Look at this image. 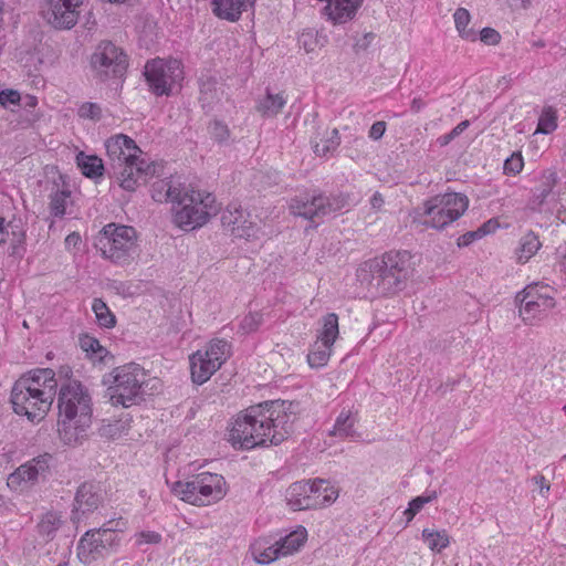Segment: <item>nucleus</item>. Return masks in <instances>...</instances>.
<instances>
[{"instance_id":"obj_9","label":"nucleus","mask_w":566,"mask_h":566,"mask_svg":"<svg viewBox=\"0 0 566 566\" xmlns=\"http://www.w3.org/2000/svg\"><path fill=\"white\" fill-rule=\"evenodd\" d=\"M96 248L105 259L128 264L138 255L137 232L129 226L109 223L103 228Z\"/></svg>"},{"instance_id":"obj_6","label":"nucleus","mask_w":566,"mask_h":566,"mask_svg":"<svg viewBox=\"0 0 566 566\" xmlns=\"http://www.w3.org/2000/svg\"><path fill=\"white\" fill-rule=\"evenodd\" d=\"M468 207L469 199L463 193H440L429 198L417 209V218L427 228L442 230L457 221Z\"/></svg>"},{"instance_id":"obj_1","label":"nucleus","mask_w":566,"mask_h":566,"mask_svg":"<svg viewBox=\"0 0 566 566\" xmlns=\"http://www.w3.org/2000/svg\"><path fill=\"white\" fill-rule=\"evenodd\" d=\"M291 407V402L270 400L247 408L232 422L228 441L241 450L279 446L293 431L295 416Z\"/></svg>"},{"instance_id":"obj_24","label":"nucleus","mask_w":566,"mask_h":566,"mask_svg":"<svg viewBox=\"0 0 566 566\" xmlns=\"http://www.w3.org/2000/svg\"><path fill=\"white\" fill-rule=\"evenodd\" d=\"M357 422V412H354L350 409H343L336 417L333 427L327 431V437L340 441H357L361 437L356 429Z\"/></svg>"},{"instance_id":"obj_49","label":"nucleus","mask_w":566,"mask_h":566,"mask_svg":"<svg viewBox=\"0 0 566 566\" xmlns=\"http://www.w3.org/2000/svg\"><path fill=\"white\" fill-rule=\"evenodd\" d=\"M136 544L142 546L144 544H158L161 541V535L154 531H143L136 535Z\"/></svg>"},{"instance_id":"obj_29","label":"nucleus","mask_w":566,"mask_h":566,"mask_svg":"<svg viewBox=\"0 0 566 566\" xmlns=\"http://www.w3.org/2000/svg\"><path fill=\"white\" fill-rule=\"evenodd\" d=\"M287 99L283 93L273 94L266 92L265 96L256 103V111L262 117H275L286 105Z\"/></svg>"},{"instance_id":"obj_51","label":"nucleus","mask_w":566,"mask_h":566,"mask_svg":"<svg viewBox=\"0 0 566 566\" xmlns=\"http://www.w3.org/2000/svg\"><path fill=\"white\" fill-rule=\"evenodd\" d=\"M480 40L486 45H495L501 41V35L495 29L483 28L480 32Z\"/></svg>"},{"instance_id":"obj_27","label":"nucleus","mask_w":566,"mask_h":566,"mask_svg":"<svg viewBox=\"0 0 566 566\" xmlns=\"http://www.w3.org/2000/svg\"><path fill=\"white\" fill-rule=\"evenodd\" d=\"M71 195V190L65 185H63L62 188H60L59 185H55L52 188L49 195V209L51 216L62 219L66 214L72 213L71 207L73 205V201Z\"/></svg>"},{"instance_id":"obj_34","label":"nucleus","mask_w":566,"mask_h":566,"mask_svg":"<svg viewBox=\"0 0 566 566\" xmlns=\"http://www.w3.org/2000/svg\"><path fill=\"white\" fill-rule=\"evenodd\" d=\"M63 524L62 515L57 512H48L45 513L40 522L38 523V532L39 534L46 541H51L54 538L57 530Z\"/></svg>"},{"instance_id":"obj_31","label":"nucleus","mask_w":566,"mask_h":566,"mask_svg":"<svg viewBox=\"0 0 566 566\" xmlns=\"http://www.w3.org/2000/svg\"><path fill=\"white\" fill-rule=\"evenodd\" d=\"M251 552L254 560L262 565L270 564L282 557L280 549H277V543L270 544L265 539L255 541L251 545Z\"/></svg>"},{"instance_id":"obj_5","label":"nucleus","mask_w":566,"mask_h":566,"mask_svg":"<svg viewBox=\"0 0 566 566\" xmlns=\"http://www.w3.org/2000/svg\"><path fill=\"white\" fill-rule=\"evenodd\" d=\"M172 211L175 224L189 231L205 226L219 212V206L212 193L184 186L182 195L172 206Z\"/></svg>"},{"instance_id":"obj_54","label":"nucleus","mask_w":566,"mask_h":566,"mask_svg":"<svg viewBox=\"0 0 566 566\" xmlns=\"http://www.w3.org/2000/svg\"><path fill=\"white\" fill-rule=\"evenodd\" d=\"M260 319L258 315H249L243 318L242 328L245 329L247 332H252L258 327Z\"/></svg>"},{"instance_id":"obj_4","label":"nucleus","mask_w":566,"mask_h":566,"mask_svg":"<svg viewBox=\"0 0 566 566\" xmlns=\"http://www.w3.org/2000/svg\"><path fill=\"white\" fill-rule=\"evenodd\" d=\"M412 256L408 251H389L380 259L364 262L357 270L361 284L378 294H392L405 289L412 275Z\"/></svg>"},{"instance_id":"obj_47","label":"nucleus","mask_w":566,"mask_h":566,"mask_svg":"<svg viewBox=\"0 0 566 566\" xmlns=\"http://www.w3.org/2000/svg\"><path fill=\"white\" fill-rule=\"evenodd\" d=\"M438 499V492L434 490H427L422 495L416 496L409 502V506L418 514L422 507Z\"/></svg>"},{"instance_id":"obj_41","label":"nucleus","mask_w":566,"mask_h":566,"mask_svg":"<svg viewBox=\"0 0 566 566\" xmlns=\"http://www.w3.org/2000/svg\"><path fill=\"white\" fill-rule=\"evenodd\" d=\"M92 310L95 313L99 326L112 328L116 324L115 315L111 312L106 303L101 298H94Z\"/></svg>"},{"instance_id":"obj_50","label":"nucleus","mask_w":566,"mask_h":566,"mask_svg":"<svg viewBox=\"0 0 566 566\" xmlns=\"http://www.w3.org/2000/svg\"><path fill=\"white\" fill-rule=\"evenodd\" d=\"M21 96L18 91L3 90L0 92V105L7 107L9 105H19Z\"/></svg>"},{"instance_id":"obj_58","label":"nucleus","mask_w":566,"mask_h":566,"mask_svg":"<svg viewBox=\"0 0 566 566\" xmlns=\"http://www.w3.org/2000/svg\"><path fill=\"white\" fill-rule=\"evenodd\" d=\"M81 235L77 232H72L65 238V247L67 249L70 248H76L81 243Z\"/></svg>"},{"instance_id":"obj_8","label":"nucleus","mask_w":566,"mask_h":566,"mask_svg":"<svg viewBox=\"0 0 566 566\" xmlns=\"http://www.w3.org/2000/svg\"><path fill=\"white\" fill-rule=\"evenodd\" d=\"M172 492L191 505L207 506L226 496V480L217 473L201 472L187 481L176 482Z\"/></svg>"},{"instance_id":"obj_7","label":"nucleus","mask_w":566,"mask_h":566,"mask_svg":"<svg viewBox=\"0 0 566 566\" xmlns=\"http://www.w3.org/2000/svg\"><path fill=\"white\" fill-rule=\"evenodd\" d=\"M146 378L145 369L134 363L115 368L104 378V384H109L106 396L111 403L124 408L136 405L142 399Z\"/></svg>"},{"instance_id":"obj_12","label":"nucleus","mask_w":566,"mask_h":566,"mask_svg":"<svg viewBox=\"0 0 566 566\" xmlns=\"http://www.w3.org/2000/svg\"><path fill=\"white\" fill-rule=\"evenodd\" d=\"M231 355V345L224 339H212L205 349L189 357L191 379L202 385L227 361Z\"/></svg>"},{"instance_id":"obj_30","label":"nucleus","mask_w":566,"mask_h":566,"mask_svg":"<svg viewBox=\"0 0 566 566\" xmlns=\"http://www.w3.org/2000/svg\"><path fill=\"white\" fill-rule=\"evenodd\" d=\"M76 165L81 172L91 179L101 178L105 171L103 160L99 157L86 155L84 151L76 155Z\"/></svg>"},{"instance_id":"obj_44","label":"nucleus","mask_w":566,"mask_h":566,"mask_svg":"<svg viewBox=\"0 0 566 566\" xmlns=\"http://www.w3.org/2000/svg\"><path fill=\"white\" fill-rule=\"evenodd\" d=\"M77 115L81 118L97 122L102 118V107L97 103L85 102L78 106Z\"/></svg>"},{"instance_id":"obj_21","label":"nucleus","mask_w":566,"mask_h":566,"mask_svg":"<svg viewBox=\"0 0 566 566\" xmlns=\"http://www.w3.org/2000/svg\"><path fill=\"white\" fill-rule=\"evenodd\" d=\"M107 157L111 160V169H115L118 164H124L135 157L143 155L142 149L135 140L124 134L112 136L105 142Z\"/></svg>"},{"instance_id":"obj_52","label":"nucleus","mask_w":566,"mask_h":566,"mask_svg":"<svg viewBox=\"0 0 566 566\" xmlns=\"http://www.w3.org/2000/svg\"><path fill=\"white\" fill-rule=\"evenodd\" d=\"M481 238H483V231H478V229H476L475 231H469V232L462 234L461 237H459L457 243H458L459 248H464Z\"/></svg>"},{"instance_id":"obj_63","label":"nucleus","mask_w":566,"mask_h":566,"mask_svg":"<svg viewBox=\"0 0 566 566\" xmlns=\"http://www.w3.org/2000/svg\"><path fill=\"white\" fill-rule=\"evenodd\" d=\"M454 139L453 135H451V132L446 134V135H442L438 138V143L441 145V146H446L448 145L450 142H452Z\"/></svg>"},{"instance_id":"obj_23","label":"nucleus","mask_w":566,"mask_h":566,"mask_svg":"<svg viewBox=\"0 0 566 566\" xmlns=\"http://www.w3.org/2000/svg\"><path fill=\"white\" fill-rule=\"evenodd\" d=\"M322 15L333 24H345L353 20L363 0H325Z\"/></svg>"},{"instance_id":"obj_20","label":"nucleus","mask_w":566,"mask_h":566,"mask_svg":"<svg viewBox=\"0 0 566 566\" xmlns=\"http://www.w3.org/2000/svg\"><path fill=\"white\" fill-rule=\"evenodd\" d=\"M104 500V490L98 483L84 482L75 493L71 518L78 523L83 516L93 513Z\"/></svg>"},{"instance_id":"obj_17","label":"nucleus","mask_w":566,"mask_h":566,"mask_svg":"<svg viewBox=\"0 0 566 566\" xmlns=\"http://www.w3.org/2000/svg\"><path fill=\"white\" fill-rule=\"evenodd\" d=\"M53 462L54 458L50 453H43L33 458L9 475L8 485L12 489H22L36 483L40 479H45L50 473Z\"/></svg>"},{"instance_id":"obj_43","label":"nucleus","mask_w":566,"mask_h":566,"mask_svg":"<svg viewBox=\"0 0 566 566\" xmlns=\"http://www.w3.org/2000/svg\"><path fill=\"white\" fill-rule=\"evenodd\" d=\"M80 346L84 352L95 355L98 359H103L104 355L107 353L99 342L90 335L80 337Z\"/></svg>"},{"instance_id":"obj_35","label":"nucleus","mask_w":566,"mask_h":566,"mask_svg":"<svg viewBox=\"0 0 566 566\" xmlns=\"http://www.w3.org/2000/svg\"><path fill=\"white\" fill-rule=\"evenodd\" d=\"M312 145L314 153L318 156H326L334 151L340 144V137L337 128L326 132V137L312 138Z\"/></svg>"},{"instance_id":"obj_2","label":"nucleus","mask_w":566,"mask_h":566,"mask_svg":"<svg viewBox=\"0 0 566 566\" xmlns=\"http://www.w3.org/2000/svg\"><path fill=\"white\" fill-rule=\"evenodd\" d=\"M57 386L51 368H35L23 374L11 389L13 411L32 422L42 420L53 403Z\"/></svg>"},{"instance_id":"obj_13","label":"nucleus","mask_w":566,"mask_h":566,"mask_svg":"<svg viewBox=\"0 0 566 566\" xmlns=\"http://www.w3.org/2000/svg\"><path fill=\"white\" fill-rule=\"evenodd\" d=\"M119 545L118 534L106 525L87 531L78 541L77 557L81 563L91 565L115 553Z\"/></svg>"},{"instance_id":"obj_28","label":"nucleus","mask_w":566,"mask_h":566,"mask_svg":"<svg viewBox=\"0 0 566 566\" xmlns=\"http://www.w3.org/2000/svg\"><path fill=\"white\" fill-rule=\"evenodd\" d=\"M310 484L312 486L311 497L317 502L315 509L329 505L338 497V490L328 481L316 479L310 481Z\"/></svg>"},{"instance_id":"obj_61","label":"nucleus","mask_w":566,"mask_h":566,"mask_svg":"<svg viewBox=\"0 0 566 566\" xmlns=\"http://www.w3.org/2000/svg\"><path fill=\"white\" fill-rule=\"evenodd\" d=\"M470 126V122L468 119L462 120L452 130L451 135H453L454 138L460 136L468 127Z\"/></svg>"},{"instance_id":"obj_32","label":"nucleus","mask_w":566,"mask_h":566,"mask_svg":"<svg viewBox=\"0 0 566 566\" xmlns=\"http://www.w3.org/2000/svg\"><path fill=\"white\" fill-rule=\"evenodd\" d=\"M184 186H174L170 180H160L153 186V199L155 201H169L176 206L179 197L182 195Z\"/></svg>"},{"instance_id":"obj_10","label":"nucleus","mask_w":566,"mask_h":566,"mask_svg":"<svg viewBox=\"0 0 566 566\" xmlns=\"http://www.w3.org/2000/svg\"><path fill=\"white\" fill-rule=\"evenodd\" d=\"M348 206V197L342 192L324 195L314 191L293 198L290 202V210L294 216L316 222L325 217L336 214Z\"/></svg>"},{"instance_id":"obj_59","label":"nucleus","mask_w":566,"mask_h":566,"mask_svg":"<svg viewBox=\"0 0 566 566\" xmlns=\"http://www.w3.org/2000/svg\"><path fill=\"white\" fill-rule=\"evenodd\" d=\"M375 39V34L374 33H367L364 35V38L361 40H359L357 43H356V48L358 49H361V50H366L370 43L374 41Z\"/></svg>"},{"instance_id":"obj_48","label":"nucleus","mask_w":566,"mask_h":566,"mask_svg":"<svg viewBox=\"0 0 566 566\" xmlns=\"http://www.w3.org/2000/svg\"><path fill=\"white\" fill-rule=\"evenodd\" d=\"M9 228H11V231H10V237H9L8 241L12 245V254H15L18 248L20 245H22L23 242H24L25 233L21 229V227L18 223H15V222H12V221L9 222Z\"/></svg>"},{"instance_id":"obj_11","label":"nucleus","mask_w":566,"mask_h":566,"mask_svg":"<svg viewBox=\"0 0 566 566\" xmlns=\"http://www.w3.org/2000/svg\"><path fill=\"white\" fill-rule=\"evenodd\" d=\"M90 69L95 81L105 83L120 80L128 69V56L125 51L112 41H101L90 57Z\"/></svg>"},{"instance_id":"obj_15","label":"nucleus","mask_w":566,"mask_h":566,"mask_svg":"<svg viewBox=\"0 0 566 566\" xmlns=\"http://www.w3.org/2000/svg\"><path fill=\"white\" fill-rule=\"evenodd\" d=\"M516 302L520 303V316L527 324L539 319L555 306V300L548 293V289L539 287L538 284L526 286L516 295Z\"/></svg>"},{"instance_id":"obj_62","label":"nucleus","mask_w":566,"mask_h":566,"mask_svg":"<svg viewBox=\"0 0 566 566\" xmlns=\"http://www.w3.org/2000/svg\"><path fill=\"white\" fill-rule=\"evenodd\" d=\"M512 8H527L531 0H507Z\"/></svg>"},{"instance_id":"obj_53","label":"nucleus","mask_w":566,"mask_h":566,"mask_svg":"<svg viewBox=\"0 0 566 566\" xmlns=\"http://www.w3.org/2000/svg\"><path fill=\"white\" fill-rule=\"evenodd\" d=\"M386 129H387L386 122H384V120L375 122L368 132V137L373 140H378L384 136Z\"/></svg>"},{"instance_id":"obj_18","label":"nucleus","mask_w":566,"mask_h":566,"mask_svg":"<svg viewBox=\"0 0 566 566\" xmlns=\"http://www.w3.org/2000/svg\"><path fill=\"white\" fill-rule=\"evenodd\" d=\"M80 0H48L44 18L59 30L72 29L78 20Z\"/></svg>"},{"instance_id":"obj_36","label":"nucleus","mask_w":566,"mask_h":566,"mask_svg":"<svg viewBox=\"0 0 566 566\" xmlns=\"http://www.w3.org/2000/svg\"><path fill=\"white\" fill-rule=\"evenodd\" d=\"M323 325L318 334L317 340L323 344L331 345L335 343L338 336V316L335 313H329L322 318Z\"/></svg>"},{"instance_id":"obj_57","label":"nucleus","mask_w":566,"mask_h":566,"mask_svg":"<svg viewBox=\"0 0 566 566\" xmlns=\"http://www.w3.org/2000/svg\"><path fill=\"white\" fill-rule=\"evenodd\" d=\"M384 203H385V200H384L381 193H379V192H375L373 195V197L370 198L371 209L374 211H376V212L380 211V209L382 208Z\"/></svg>"},{"instance_id":"obj_56","label":"nucleus","mask_w":566,"mask_h":566,"mask_svg":"<svg viewBox=\"0 0 566 566\" xmlns=\"http://www.w3.org/2000/svg\"><path fill=\"white\" fill-rule=\"evenodd\" d=\"M533 480L535 484L538 486L539 493L542 495H545L549 491V483L547 482L544 475H536L534 476Z\"/></svg>"},{"instance_id":"obj_55","label":"nucleus","mask_w":566,"mask_h":566,"mask_svg":"<svg viewBox=\"0 0 566 566\" xmlns=\"http://www.w3.org/2000/svg\"><path fill=\"white\" fill-rule=\"evenodd\" d=\"M11 228H9V222H6V219L0 217V245L8 242L10 237Z\"/></svg>"},{"instance_id":"obj_42","label":"nucleus","mask_w":566,"mask_h":566,"mask_svg":"<svg viewBox=\"0 0 566 566\" xmlns=\"http://www.w3.org/2000/svg\"><path fill=\"white\" fill-rule=\"evenodd\" d=\"M557 128V113L552 106L543 108L535 134H551Z\"/></svg>"},{"instance_id":"obj_25","label":"nucleus","mask_w":566,"mask_h":566,"mask_svg":"<svg viewBox=\"0 0 566 566\" xmlns=\"http://www.w3.org/2000/svg\"><path fill=\"white\" fill-rule=\"evenodd\" d=\"M212 13L229 22L240 20L243 12L253 8L256 0H209Z\"/></svg>"},{"instance_id":"obj_64","label":"nucleus","mask_w":566,"mask_h":566,"mask_svg":"<svg viewBox=\"0 0 566 566\" xmlns=\"http://www.w3.org/2000/svg\"><path fill=\"white\" fill-rule=\"evenodd\" d=\"M424 106V103L421 98H413L411 102V109L413 112H419Z\"/></svg>"},{"instance_id":"obj_16","label":"nucleus","mask_w":566,"mask_h":566,"mask_svg":"<svg viewBox=\"0 0 566 566\" xmlns=\"http://www.w3.org/2000/svg\"><path fill=\"white\" fill-rule=\"evenodd\" d=\"M112 171L124 190L135 191L156 175L157 166L139 155L135 159L118 164Z\"/></svg>"},{"instance_id":"obj_39","label":"nucleus","mask_w":566,"mask_h":566,"mask_svg":"<svg viewBox=\"0 0 566 566\" xmlns=\"http://www.w3.org/2000/svg\"><path fill=\"white\" fill-rule=\"evenodd\" d=\"M332 346L323 344L322 342L316 340L313 345V348L307 355V361L311 367L319 368L325 366L331 357Z\"/></svg>"},{"instance_id":"obj_3","label":"nucleus","mask_w":566,"mask_h":566,"mask_svg":"<svg viewBox=\"0 0 566 566\" xmlns=\"http://www.w3.org/2000/svg\"><path fill=\"white\" fill-rule=\"evenodd\" d=\"M57 409L61 440L69 446L76 444L92 423L93 402L90 390L76 379L61 384Z\"/></svg>"},{"instance_id":"obj_38","label":"nucleus","mask_w":566,"mask_h":566,"mask_svg":"<svg viewBox=\"0 0 566 566\" xmlns=\"http://www.w3.org/2000/svg\"><path fill=\"white\" fill-rule=\"evenodd\" d=\"M422 538L431 551L438 553L448 547L450 544L449 535L444 530L434 531L424 528L422 531Z\"/></svg>"},{"instance_id":"obj_14","label":"nucleus","mask_w":566,"mask_h":566,"mask_svg":"<svg viewBox=\"0 0 566 566\" xmlns=\"http://www.w3.org/2000/svg\"><path fill=\"white\" fill-rule=\"evenodd\" d=\"M144 75L151 93L168 96L172 87L184 78V71L179 60L158 57L146 63Z\"/></svg>"},{"instance_id":"obj_46","label":"nucleus","mask_w":566,"mask_h":566,"mask_svg":"<svg viewBox=\"0 0 566 566\" xmlns=\"http://www.w3.org/2000/svg\"><path fill=\"white\" fill-rule=\"evenodd\" d=\"M524 167V160L521 153H513L509 158L505 159L503 170L505 175L515 176L522 171Z\"/></svg>"},{"instance_id":"obj_19","label":"nucleus","mask_w":566,"mask_h":566,"mask_svg":"<svg viewBox=\"0 0 566 566\" xmlns=\"http://www.w3.org/2000/svg\"><path fill=\"white\" fill-rule=\"evenodd\" d=\"M222 227L235 238L250 239L255 237L259 228L251 213L237 205H229L221 216Z\"/></svg>"},{"instance_id":"obj_33","label":"nucleus","mask_w":566,"mask_h":566,"mask_svg":"<svg viewBox=\"0 0 566 566\" xmlns=\"http://www.w3.org/2000/svg\"><path fill=\"white\" fill-rule=\"evenodd\" d=\"M306 537V530L302 527L276 541L277 549H280L282 557L297 552L304 545Z\"/></svg>"},{"instance_id":"obj_40","label":"nucleus","mask_w":566,"mask_h":566,"mask_svg":"<svg viewBox=\"0 0 566 566\" xmlns=\"http://www.w3.org/2000/svg\"><path fill=\"white\" fill-rule=\"evenodd\" d=\"M538 237L534 232H528L522 237L520 242L518 261L527 262L541 248Z\"/></svg>"},{"instance_id":"obj_26","label":"nucleus","mask_w":566,"mask_h":566,"mask_svg":"<svg viewBox=\"0 0 566 566\" xmlns=\"http://www.w3.org/2000/svg\"><path fill=\"white\" fill-rule=\"evenodd\" d=\"M311 494L310 481H298L289 486L285 497L289 506L294 511L313 510L317 502L311 497Z\"/></svg>"},{"instance_id":"obj_22","label":"nucleus","mask_w":566,"mask_h":566,"mask_svg":"<svg viewBox=\"0 0 566 566\" xmlns=\"http://www.w3.org/2000/svg\"><path fill=\"white\" fill-rule=\"evenodd\" d=\"M558 182V176L555 170H544L537 180V185L532 190L528 206L532 210H541L544 205L556 202L558 192L555 187Z\"/></svg>"},{"instance_id":"obj_37","label":"nucleus","mask_w":566,"mask_h":566,"mask_svg":"<svg viewBox=\"0 0 566 566\" xmlns=\"http://www.w3.org/2000/svg\"><path fill=\"white\" fill-rule=\"evenodd\" d=\"M455 29L460 36L467 41L474 42L478 39L476 32L469 28L471 14L465 8H458L453 13Z\"/></svg>"},{"instance_id":"obj_60","label":"nucleus","mask_w":566,"mask_h":566,"mask_svg":"<svg viewBox=\"0 0 566 566\" xmlns=\"http://www.w3.org/2000/svg\"><path fill=\"white\" fill-rule=\"evenodd\" d=\"M497 227V222L495 220H489L483 223L478 231H483V237L493 232Z\"/></svg>"},{"instance_id":"obj_45","label":"nucleus","mask_w":566,"mask_h":566,"mask_svg":"<svg viewBox=\"0 0 566 566\" xmlns=\"http://www.w3.org/2000/svg\"><path fill=\"white\" fill-rule=\"evenodd\" d=\"M208 130L211 138L220 144L226 143L230 137V130L227 124L218 119H214L209 124Z\"/></svg>"}]
</instances>
